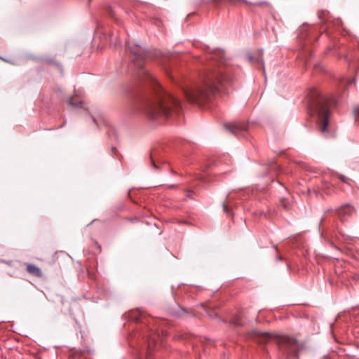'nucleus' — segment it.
<instances>
[{"label": "nucleus", "mask_w": 359, "mask_h": 359, "mask_svg": "<svg viewBox=\"0 0 359 359\" xmlns=\"http://www.w3.org/2000/svg\"><path fill=\"white\" fill-rule=\"evenodd\" d=\"M130 52V60L137 70L140 79L147 82L150 89L140 99L138 110L151 121H162L171 115L172 110L181 107L180 102L165 91L155 77L144 66L143 60L148 53L144 48L135 43L133 46L126 41Z\"/></svg>", "instance_id": "nucleus-1"}, {"label": "nucleus", "mask_w": 359, "mask_h": 359, "mask_svg": "<svg viewBox=\"0 0 359 359\" xmlns=\"http://www.w3.org/2000/svg\"><path fill=\"white\" fill-rule=\"evenodd\" d=\"M224 52L214 50L207 59L211 60L200 74V83L194 86H183L186 98L192 103L203 104L210 101L219 93V86H225L232 81L229 69L223 66Z\"/></svg>", "instance_id": "nucleus-2"}, {"label": "nucleus", "mask_w": 359, "mask_h": 359, "mask_svg": "<svg viewBox=\"0 0 359 359\" xmlns=\"http://www.w3.org/2000/svg\"><path fill=\"white\" fill-rule=\"evenodd\" d=\"M337 104L334 97L324 96L317 88H312L308 93V109L312 116L321 121L320 131L325 133L328 126L329 107Z\"/></svg>", "instance_id": "nucleus-3"}, {"label": "nucleus", "mask_w": 359, "mask_h": 359, "mask_svg": "<svg viewBox=\"0 0 359 359\" xmlns=\"http://www.w3.org/2000/svg\"><path fill=\"white\" fill-rule=\"evenodd\" d=\"M250 337L259 343L266 344L274 341L281 351L295 356L298 355L304 347L302 343L294 338L288 336H278L269 332H262L257 330H252Z\"/></svg>", "instance_id": "nucleus-4"}, {"label": "nucleus", "mask_w": 359, "mask_h": 359, "mask_svg": "<svg viewBox=\"0 0 359 359\" xmlns=\"http://www.w3.org/2000/svg\"><path fill=\"white\" fill-rule=\"evenodd\" d=\"M332 212H334V213L338 216L339 219L341 222H344V221L346 220L349 217H351L355 212V208L350 204H345V205H343L340 206L339 208H336L334 210L328 209L325 211L323 218L320 220V223H322L325 215L327 213Z\"/></svg>", "instance_id": "nucleus-5"}, {"label": "nucleus", "mask_w": 359, "mask_h": 359, "mask_svg": "<svg viewBox=\"0 0 359 359\" xmlns=\"http://www.w3.org/2000/svg\"><path fill=\"white\" fill-rule=\"evenodd\" d=\"M225 128L234 135H244L247 129V125L244 123H231L225 124Z\"/></svg>", "instance_id": "nucleus-6"}, {"label": "nucleus", "mask_w": 359, "mask_h": 359, "mask_svg": "<svg viewBox=\"0 0 359 359\" xmlns=\"http://www.w3.org/2000/svg\"><path fill=\"white\" fill-rule=\"evenodd\" d=\"M263 49H259L258 50V54L257 56H253L251 54H248L247 55V58L248 59L249 61L253 62V63H255V64H258V63H260L262 65V69L264 71V59H263Z\"/></svg>", "instance_id": "nucleus-7"}, {"label": "nucleus", "mask_w": 359, "mask_h": 359, "mask_svg": "<svg viewBox=\"0 0 359 359\" xmlns=\"http://www.w3.org/2000/svg\"><path fill=\"white\" fill-rule=\"evenodd\" d=\"M122 9V8L120 6H112L111 5H107L106 6V10L108 13V14L114 19V20L116 21V22L121 25L122 24V22L121 20H119L118 18H117L115 15V13L116 12L117 10H121Z\"/></svg>", "instance_id": "nucleus-8"}, {"label": "nucleus", "mask_w": 359, "mask_h": 359, "mask_svg": "<svg viewBox=\"0 0 359 359\" xmlns=\"http://www.w3.org/2000/svg\"><path fill=\"white\" fill-rule=\"evenodd\" d=\"M27 271L29 274L38 278H40L42 276V272L40 268L32 264H28L27 265Z\"/></svg>", "instance_id": "nucleus-9"}, {"label": "nucleus", "mask_w": 359, "mask_h": 359, "mask_svg": "<svg viewBox=\"0 0 359 359\" xmlns=\"http://www.w3.org/2000/svg\"><path fill=\"white\" fill-rule=\"evenodd\" d=\"M67 103L74 109L85 108V104L82 100H74L73 98H71L67 101Z\"/></svg>", "instance_id": "nucleus-10"}, {"label": "nucleus", "mask_w": 359, "mask_h": 359, "mask_svg": "<svg viewBox=\"0 0 359 359\" xmlns=\"http://www.w3.org/2000/svg\"><path fill=\"white\" fill-rule=\"evenodd\" d=\"M280 206L285 210H288L290 208V203L285 198H282L280 201Z\"/></svg>", "instance_id": "nucleus-11"}, {"label": "nucleus", "mask_w": 359, "mask_h": 359, "mask_svg": "<svg viewBox=\"0 0 359 359\" xmlns=\"http://www.w3.org/2000/svg\"><path fill=\"white\" fill-rule=\"evenodd\" d=\"M154 156H155L154 153H151L150 154V163H151V165L152 166V168L154 170H159V167H158V165L156 164V163L155 161Z\"/></svg>", "instance_id": "nucleus-12"}, {"label": "nucleus", "mask_w": 359, "mask_h": 359, "mask_svg": "<svg viewBox=\"0 0 359 359\" xmlns=\"http://www.w3.org/2000/svg\"><path fill=\"white\" fill-rule=\"evenodd\" d=\"M355 81V79H353L352 80H349L346 78H339V81L342 83H346V86H351Z\"/></svg>", "instance_id": "nucleus-13"}, {"label": "nucleus", "mask_w": 359, "mask_h": 359, "mask_svg": "<svg viewBox=\"0 0 359 359\" xmlns=\"http://www.w3.org/2000/svg\"><path fill=\"white\" fill-rule=\"evenodd\" d=\"M355 121L359 123V106L354 109Z\"/></svg>", "instance_id": "nucleus-14"}, {"label": "nucleus", "mask_w": 359, "mask_h": 359, "mask_svg": "<svg viewBox=\"0 0 359 359\" xmlns=\"http://www.w3.org/2000/svg\"><path fill=\"white\" fill-rule=\"evenodd\" d=\"M224 211L226 212V215H230V210L229 207L226 205L225 203H223L222 204Z\"/></svg>", "instance_id": "nucleus-15"}, {"label": "nucleus", "mask_w": 359, "mask_h": 359, "mask_svg": "<svg viewBox=\"0 0 359 359\" xmlns=\"http://www.w3.org/2000/svg\"><path fill=\"white\" fill-rule=\"evenodd\" d=\"M245 3L251 4V5H255V6H261V5H263V4H266L265 1H258V2H256V3H251V2H249L248 1V2H245Z\"/></svg>", "instance_id": "nucleus-16"}, {"label": "nucleus", "mask_w": 359, "mask_h": 359, "mask_svg": "<svg viewBox=\"0 0 359 359\" xmlns=\"http://www.w3.org/2000/svg\"><path fill=\"white\" fill-rule=\"evenodd\" d=\"M330 184L328 182H325L323 185V189L327 194H328V191H327V189L330 188Z\"/></svg>", "instance_id": "nucleus-17"}, {"label": "nucleus", "mask_w": 359, "mask_h": 359, "mask_svg": "<svg viewBox=\"0 0 359 359\" xmlns=\"http://www.w3.org/2000/svg\"><path fill=\"white\" fill-rule=\"evenodd\" d=\"M90 116H91V118H92V120H93V123H94L96 126H98L100 125V122H99L100 121H99V120H97V118H96L93 115H91V114H90Z\"/></svg>", "instance_id": "nucleus-18"}, {"label": "nucleus", "mask_w": 359, "mask_h": 359, "mask_svg": "<svg viewBox=\"0 0 359 359\" xmlns=\"http://www.w3.org/2000/svg\"><path fill=\"white\" fill-rule=\"evenodd\" d=\"M114 33L111 34L110 35H107V34H106V35H104V37H105V38H109V39L110 41H111V40H112V38L114 37Z\"/></svg>", "instance_id": "nucleus-19"}, {"label": "nucleus", "mask_w": 359, "mask_h": 359, "mask_svg": "<svg viewBox=\"0 0 359 359\" xmlns=\"http://www.w3.org/2000/svg\"><path fill=\"white\" fill-rule=\"evenodd\" d=\"M339 179H340L343 182H346V176H344V175H340Z\"/></svg>", "instance_id": "nucleus-20"}, {"label": "nucleus", "mask_w": 359, "mask_h": 359, "mask_svg": "<svg viewBox=\"0 0 359 359\" xmlns=\"http://www.w3.org/2000/svg\"><path fill=\"white\" fill-rule=\"evenodd\" d=\"M191 194H192V191H188L187 194V198H191Z\"/></svg>", "instance_id": "nucleus-21"}, {"label": "nucleus", "mask_w": 359, "mask_h": 359, "mask_svg": "<svg viewBox=\"0 0 359 359\" xmlns=\"http://www.w3.org/2000/svg\"><path fill=\"white\" fill-rule=\"evenodd\" d=\"M353 278L356 280H359V276L357 274L353 275Z\"/></svg>", "instance_id": "nucleus-22"}, {"label": "nucleus", "mask_w": 359, "mask_h": 359, "mask_svg": "<svg viewBox=\"0 0 359 359\" xmlns=\"http://www.w3.org/2000/svg\"><path fill=\"white\" fill-rule=\"evenodd\" d=\"M282 259H283V258H282V257H277V260H278V261H279V260H282Z\"/></svg>", "instance_id": "nucleus-23"}, {"label": "nucleus", "mask_w": 359, "mask_h": 359, "mask_svg": "<svg viewBox=\"0 0 359 359\" xmlns=\"http://www.w3.org/2000/svg\"><path fill=\"white\" fill-rule=\"evenodd\" d=\"M323 359H330V358H329V356H328V355H325V356L323 357Z\"/></svg>", "instance_id": "nucleus-24"}, {"label": "nucleus", "mask_w": 359, "mask_h": 359, "mask_svg": "<svg viewBox=\"0 0 359 359\" xmlns=\"http://www.w3.org/2000/svg\"><path fill=\"white\" fill-rule=\"evenodd\" d=\"M175 185H170V186L168 187V188H170V189H171V188H175Z\"/></svg>", "instance_id": "nucleus-25"}, {"label": "nucleus", "mask_w": 359, "mask_h": 359, "mask_svg": "<svg viewBox=\"0 0 359 359\" xmlns=\"http://www.w3.org/2000/svg\"><path fill=\"white\" fill-rule=\"evenodd\" d=\"M99 29H100V28H99V27H97V29H96V32H97V33H98V32H99Z\"/></svg>", "instance_id": "nucleus-26"}, {"label": "nucleus", "mask_w": 359, "mask_h": 359, "mask_svg": "<svg viewBox=\"0 0 359 359\" xmlns=\"http://www.w3.org/2000/svg\"><path fill=\"white\" fill-rule=\"evenodd\" d=\"M1 59L4 60L2 57H0Z\"/></svg>", "instance_id": "nucleus-27"}]
</instances>
